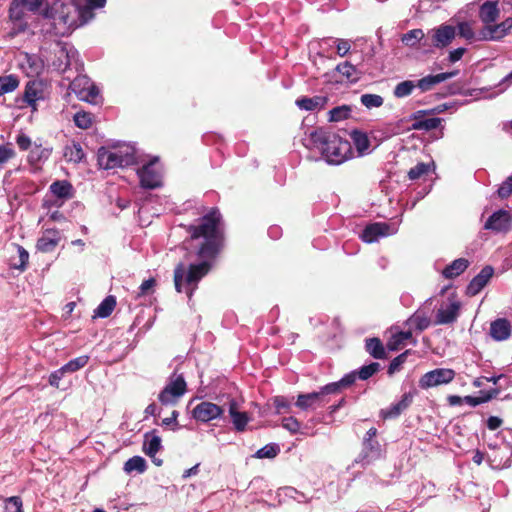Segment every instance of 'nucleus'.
I'll return each mask as SVG.
<instances>
[{
    "mask_svg": "<svg viewBox=\"0 0 512 512\" xmlns=\"http://www.w3.org/2000/svg\"><path fill=\"white\" fill-rule=\"evenodd\" d=\"M273 404H274V406L276 408V412L278 414L287 411L290 407V402L288 401L287 398H285L283 396L274 397Z\"/></svg>",
    "mask_w": 512,
    "mask_h": 512,
    "instance_id": "nucleus-57",
    "label": "nucleus"
},
{
    "mask_svg": "<svg viewBox=\"0 0 512 512\" xmlns=\"http://www.w3.org/2000/svg\"><path fill=\"white\" fill-rule=\"evenodd\" d=\"M5 512H22V501L19 497L13 496L5 502Z\"/></svg>",
    "mask_w": 512,
    "mask_h": 512,
    "instance_id": "nucleus-55",
    "label": "nucleus"
},
{
    "mask_svg": "<svg viewBox=\"0 0 512 512\" xmlns=\"http://www.w3.org/2000/svg\"><path fill=\"white\" fill-rule=\"evenodd\" d=\"M279 453V447L275 444H268L261 449H259L255 457L263 459V458H274Z\"/></svg>",
    "mask_w": 512,
    "mask_h": 512,
    "instance_id": "nucleus-52",
    "label": "nucleus"
},
{
    "mask_svg": "<svg viewBox=\"0 0 512 512\" xmlns=\"http://www.w3.org/2000/svg\"><path fill=\"white\" fill-rule=\"evenodd\" d=\"M360 100L361 103L368 109L378 108L383 104V98L377 94H363Z\"/></svg>",
    "mask_w": 512,
    "mask_h": 512,
    "instance_id": "nucleus-50",
    "label": "nucleus"
},
{
    "mask_svg": "<svg viewBox=\"0 0 512 512\" xmlns=\"http://www.w3.org/2000/svg\"><path fill=\"white\" fill-rule=\"evenodd\" d=\"M69 88L74 92L81 101L95 103L99 95L98 88L85 75L77 76L71 83Z\"/></svg>",
    "mask_w": 512,
    "mask_h": 512,
    "instance_id": "nucleus-7",
    "label": "nucleus"
},
{
    "mask_svg": "<svg viewBox=\"0 0 512 512\" xmlns=\"http://www.w3.org/2000/svg\"><path fill=\"white\" fill-rule=\"evenodd\" d=\"M510 226V215L505 210L494 212L484 224V228L495 232L507 231Z\"/></svg>",
    "mask_w": 512,
    "mask_h": 512,
    "instance_id": "nucleus-18",
    "label": "nucleus"
},
{
    "mask_svg": "<svg viewBox=\"0 0 512 512\" xmlns=\"http://www.w3.org/2000/svg\"><path fill=\"white\" fill-rule=\"evenodd\" d=\"M52 150L49 148H43L41 146H34L28 156V160L31 164H38L47 160L51 155Z\"/></svg>",
    "mask_w": 512,
    "mask_h": 512,
    "instance_id": "nucleus-38",
    "label": "nucleus"
},
{
    "mask_svg": "<svg viewBox=\"0 0 512 512\" xmlns=\"http://www.w3.org/2000/svg\"><path fill=\"white\" fill-rule=\"evenodd\" d=\"M351 138L359 155H363L368 152L370 147V141L365 133L361 131H353L351 133Z\"/></svg>",
    "mask_w": 512,
    "mask_h": 512,
    "instance_id": "nucleus-36",
    "label": "nucleus"
},
{
    "mask_svg": "<svg viewBox=\"0 0 512 512\" xmlns=\"http://www.w3.org/2000/svg\"><path fill=\"white\" fill-rule=\"evenodd\" d=\"M512 28V18L509 17L500 24L492 25V23L485 25L478 36V40L493 41L503 38L507 32Z\"/></svg>",
    "mask_w": 512,
    "mask_h": 512,
    "instance_id": "nucleus-13",
    "label": "nucleus"
},
{
    "mask_svg": "<svg viewBox=\"0 0 512 512\" xmlns=\"http://www.w3.org/2000/svg\"><path fill=\"white\" fill-rule=\"evenodd\" d=\"M335 385H325L319 391L299 394L295 405L301 410H314L324 406L328 400L327 396L335 393Z\"/></svg>",
    "mask_w": 512,
    "mask_h": 512,
    "instance_id": "nucleus-4",
    "label": "nucleus"
},
{
    "mask_svg": "<svg viewBox=\"0 0 512 512\" xmlns=\"http://www.w3.org/2000/svg\"><path fill=\"white\" fill-rule=\"evenodd\" d=\"M352 108L348 105L337 106L329 111V121L339 122L350 117Z\"/></svg>",
    "mask_w": 512,
    "mask_h": 512,
    "instance_id": "nucleus-39",
    "label": "nucleus"
},
{
    "mask_svg": "<svg viewBox=\"0 0 512 512\" xmlns=\"http://www.w3.org/2000/svg\"><path fill=\"white\" fill-rule=\"evenodd\" d=\"M391 336L387 342V348L391 351H398L408 344L416 345L417 340L412 336V331H400L397 328L391 329Z\"/></svg>",
    "mask_w": 512,
    "mask_h": 512,
    "instance_id": "nucleus-16",
    "label": "nucleus"
},
{
    "mask_svg": "<svg viewBox=\"0 0 512 512\" xmlns=\"http://www.w3.org/2000/svg\"><path fill=\"white\" fill-rule=\"evenodd\" d=\"M494 269L491 266H485L467 286L469 296L477 295L489 282L493 276Z\"/></svg>",
    "mask_w": 512,
    "mask_h": 512,
    "instance_id": "nucleus-17",
    "label": "nucleus"
},
{
    "mask_svg": "<svg viewBox=\"0 0 512 512\" xmlns=\"http://www.w3.org/2000/svg\"><path fill=\"white\" fill-rule=\"evenodd\" d=\"M235 430L242 432L246 429L250 421V417L246 412L238 411L230 415Z\"/></svg>",
    "mask_w": 512,
    "mask_h": 512,
    "instance_id": "nucleus-47",
    "label": "nucleus"
},
{
    "mask_svg": "<svg viewBox=\"0 0 512 512\" xmlns=\"http://www.w3.org/2000/svg\"><path fill=\"white\" fill-rule=\"evenodd\" d=\"M114 152L117 153V159L120 162V167H126L136 163V149L130 144H122L113 147Z\"/></svg>",
    "mask_w": 512,
    "mask_h": 512,
    "instance_id": "nucleus-25",
    "label": "nucleus"
},
{
    "mask_svg": "<svg viewBox=\"0 0 512 512\" xmlns=\"http://www.w3.org/2000/svg\"><path fill=\"white\" fill-rule=\"evenodd\" d=\"M458 74V71L439 73L437 75H428L418 80L416 87H418L422 92H426L431 90L435 85L450 79Z\"/></svg>",
    "mask_w": 512,
    "mask_h": 512,
    "instance_id": "nucleus-23",
    "label": "nucleus"
},
{
    "mask_svg": "<svg viewBox=\"0 0 512 512\" xmlns=\"http://www.w3.org/2000/svg\"><path fill=\"white\" fill-rule=\"evenodd\" d=\"M116 300L113 296L106 297L95 310V315L101 318L108 317L114 310Z\"/></svg>",
    "mask_w": 512,
    "mask_h": 512,
    "instance_id": "nucleus-42",
    "label": "nucleus"
},
{
    "mask_svg": "<svg viewBox=\"0 0 512 512\" xmlns=\"http://www.w3.org/2000/svg\"><path fill=\"white\" fill-rule=\"evenodd\" d=\"M85 154L79 143L72 142L64 148V157L67 161L79 163L83 160Z\"/></svg>",
    "mask_w": 512,
    "mask_h": 512,
    "instance_id": "nucleus-34",
    "label": "nucleus"
},
{
    "mask_svg": "<svg viewBox=\"0 0 512 512\" xmlns=\"http://www.w3.org/2000/svg\"><path fill=\"white\" fill-rule=\"evenodd\" d=\"M161 448V438L155 432L146 433L143 443V451L146 455L154 457Z\"/></svg>",
    "mask_w": 512,
    "mask_h": 512,
    "instance_id": "nucleus-31",
    "label": "nucleus"
},
{
    "mask_svg": "<svg viewBox=\"0 0 512 512\" xmlns=\"http://www.w3.org/2000/svg\"><path fill=\"white\" fill-rule=\"evenodd\" d=\"M283 427L291 433H296L300 429V423L294 417L284 418L282 421Z\"/></svg>",
    "mask_w": 512,
    "mask_h": 512,
    "instance_id": "nucleus-59",
    "label": "nucleus"
},
{
    "mask_svg": "<svg viewBox=\"0 0 512 512\" xmlns=\"http://www.w3.org/2000/svg\"><path fill=\"white\" fill-rule=\"evenodd\" d=\"M490 335L496 341L507 340L511 335V324L505 318H499L490 324Z\"/></svg>",
    "mask_w": 512,
    "mask_h": 512,
    "instance_id": "nucleus-24",
    "label": "nucleus"
},
{
    "mask_svg": "<svg viewBox=\"0 0 512 512\" xmlns=\"http://www.w3.org/2000/svg\"><path fill=\"white\" fill-rule=\"evenodd\" d=\"M380 368V364L377 362H372L369 365L363 366L358 371V377L361 380H367L372 375H374Z\"/></svg>",
    "mask_w": 512,
    "mask_h": 512,
    "instance_id": "nucleus-53",
    "label": "nucleus"
},
{
    "mask_svg": "<svg viewBox=\"0 0 512 512\" xmlns=\"http://www.w3.org/2000/svg\"><path fill=\"white\" fill-rule=\"evenodd\" d=\"M455 376L456 372L453 369L436 368L422 375L418 381V386L423 390H428L451 383Z\"/></svg>",
    "mask_w": 512,
    "mask_h": 512,
    "instance_id": "nucleus-6",
    "label": "nucleus"
},
{
    "mask_svg": "<svg viewBox=\"0 0 512 512\" xmlns=\"http://www.w3.org/2000/svg\"><path fill=\"white\" fill-rule=\"evenodd\" d=\"M409 353V350L405 351L404 353L398 355L396 358H394L388 368V373L390 375L394 374L396 371H398L401 367V365L406 361V356Z\"/></svg>",
    "mask_w": 512,
    "mask_h": 512,
    "instance_id": "nucleus-56",
    "label": "nucleus"
},
{
    "mask_svg": "<svg viewBox=\"0 0 512 512\" xmlns=\"http://www.w3.org/2000/svg\"><path fill=\"white\" fill-rule=\"evenodd\" d=\"M16 143L21 150H28L31 146V139L25 134H20L16 138Z\"/></svg>",
    "mask_w": 512,
    "mask_h": 512,
    "instance_id": "nucleus-63",
    "label": "nucleus"
},
{
    "mask_svg": "<svg viewBox=\"0 0 512 512\" xmlns=\"http://www.w3.org/2000/svg\"><path fill=\"white\" fill-rule=\"evenodd\" d=\"M88 361H89V356H87V355L79 356L75 359L70 360L68 363H66L64 366H62V371H65L66 373L76 372L79 369L86 366Z\"/></svg>",
    "mask_w": 512,
    "mask_h": 512,
    "instance_id": "nucleus-44",
    "label": "nucleus"
},
{
    "mask_svg": "<svg viewBox=\"0 0 512 512\" xmlns=\"http://www.w3.org/2000/svg\"><path fill=\"white\" fill-rule=\"evenodd\" d=\"M11 255L9 257V265L13 269L24 271L28 264L29 253L26 249L18 244H11L9 247Z\"/></svg>",
    "mask_w": 512,
    "mask_h": 512,
    "instance_id": "nucleus-19",
    "label": "nucleus"
},
{
    "mask_svg": "<svg viewBox=\"0 0 512 512\" xmlns=\"http://www.w3.org/2000/svg\"><path fill=\"white\" fill-rule=\"evenodd\" d=\"M456 29L451 25H440L437 28L428 31L427 36L431 44L437 48H443L449 45L455 38Z\"/></svg>",
    "mask_w": 512,
    "mask_h": 512,
    "instance_id": "nucleus-12",
    "label": "nucleus"
},
{
    "mask_svg": "<svg viewBox=\"0 0 512 512\" xmlns=\"http://www.w3.org/2000/svg\"><path fill=\"white\" fill-rule=\"evenodd\" d=\"M119 161L117 159V153L114 152L113 148L101 147L98 150V164L103 169H114L118 168Z\"/></svg>",
    "mask_w": 512,
    "mask_h": 512,
    "instance_id": "nucleus-27",
    "label": "nucleus"
},
{
    "mask_svg": "<svg viewBox=\"0 0 512 512\" xmlns=\"http://www.w3.org/2000/svg\"><path fill=\"white\" fill-rule=\"evenodd\" d=\"M186 392V382L182 375H172L160 392L158 399L162 405H174Z\"/></svg>",
    "mask_w": 512,
    "mask_h": 512,
    "instance_id": "nucleus-5",
    "label": "nucleus"
},
{
    "mask_svg": "<svg viewBox=\"0 0 512 512\" xmlns=\"http://www.w3.org/2000/svg\"><path fill=\"white\" fill-rule=\"evenodd\" d=\"M187 232L190 234L184 241L187 256H195L199 262L191 263L188 270L183 263L178 264L174 270V283L176 291L185 292L190 299L198 282L208 274L220 252L223 239L221 214L217 209H212L199 223L190 225Z\"/></svg>",
    "mask_w": 512,
    "mask_h": 512,
    "instance_id": "nucleus-1",
    "label": "nucleus"
},
{
    "mask_svg": "<svg viewBox=\"0 0 512 512\" xmlns=\"http://www.w3.org/2000/svg\"><path fill=\"white\" fill-rule=\"evenodd\" d=\"M416 88V84L414 81L406 80L398 83L394 88V96L397 98H404L409 96L412 91Z\"/></svg>",
    "mask_w": 512,
    "mask_h": 512,
    "instance_id": "nucleus-45",
    "label": "nucleus"
},
{
    "mask_svg": "<svg viewBox=\"0 0 512 512\" xmlns=\"http://www.w3.org/2000/svg\"><path fill=\"white\" fill-rule=\"evenodd\" d=\"M146 470V461L140 456H134L128 459L124 464V471L126 473L138 472L143 473Z\"/></svg>",
    "mask_w": 512,
    "mask_h": 512,
    "instance_id": "nucleus-41",
    "label": "nucleus"
},
{
    "mask_svg": "<svg viewBox=\"0 0 512 512\" xmlns=\"http://www.w3.org/2000/svg\"><path fill=\"white\" fill-rule=\"evenodd\" d=\"M155 279L149 278L140 285L137 297H141L149 294L155 286Z\"/></svg>",
    "mask_w": 512,
    "mask_h": 512,
    "instance_id": "nucleus-60",
    "label": "nucleus"
},
{
    "mask_svg": "<svg viewBox=\"0 0 512 512\" xmlns=\"http://www.w3.org/2000/svg\"><path fill=\"white\" fill-rule=\"evenodd\" d=\"M410 404V399L407 395L401 401L391 406L390 409L384 412L385 418H394L401 414Z\"/></svg>",
    "mask_w": 512,
    "mask_h": 512,
    "instance_id": "nucleus-46",
    "label": "nucleus"
},
{
    "mask_svg": "<svg viewBox=\"0 0 512 512\" xmlns=\"http://www.w3.org/2000/svg\"><path fill=\"white\" fill-rule=\"evenodd\" d=\"M46 98V85L42 80H31L27 82L23 94V100L31 107L32 111L37 110V102Z\"/></svg>",
    "mask_w": 512,
    "mask_h": 512,
    "instance_id": "nucleus-10",
    "label": "nucleus"
},
{
    "mask_svg": "<svg viewBox=\"0 0 512 512\" xmlns=\"http://www.w3.org/2000/svg\"><path fill=\"white\" fill-rule=\"evenodd\" d=\"M303 143L310 150H317L329 164L339 165L353 157L349 141L342 139L334 132L316 129L310 132Z\"/></svg>",
    "mask_w": 512,
    "mask_h": 512,
    "instance_id": "nucleus-2",
    "label": "nucleus"
},
{
    "mask_svg": "<svg viewBox=\"0 0 512 512\" xmlns=\"http://www.w3.org/2000/svg\"><path fill=\"white\" fill-rule=\"evenodd\" d=\"M21 67L27 76L33 77L42 73L44 69V63L39 56L25 53L21 61Z\"/></svg>",
    "mask_w": 512,
    "mask_h": 512,
    "instance_id": "nucleus-22",
    "label": "nucleus"
},
{
    "mask_svg": "<svg viewBox=\"0 0 512 512\" xmlns=\"http://www.w3.org/2000/svg\"><path fill=\"white\" fill-rule=\"evenodd\" d=\"M61 240V235L58 230L47 229L37 241V249L41 252H52Z\"/></svg>",
    "mask_w": 512,
    "mask_h": 512,
    "instance_id": "nucleus-20",
    "label": "nucleus"
},
{
    "mask_svg": "<svg viewBox=\"0 0 512 512\" xmlns=\"http://www.w3.org/2000/svg\"><path fill=\"white\" fill-rule=\"evenodd\" d=\"M327 103V98L323 96H314L311 98L303 97L296 100V105L299 109L305 111H315L324 108Z\"/></svg>",
    "mask_w": 512,
    "mask_h": 512,
    "instance_id": "nucleus-28",
    "label": "nucleus"
},
{
    "mask_svg": "<svg viewBox=\"0 0 512 512\" xmlns=\"http://www.w3.org/2000/svg\"><path fill=\"white\" fill-rule=\"evenodd\" d=\"M76 56L77 52L73 48H68L66 44L58 43L55 50L56 58L53 60L52 66L59 72H65Z\"/></svg>",
    "mask_w": 512,
    "mask_h": 512,
    "instance_id": "nucleus-15",
    "label": "nucleus"
},
{
    "mask_svg": "<svg viewBox=\"0 0 512 512\" xmlns=\"http://www.w3.org/2000/svg\"><path fill=\"white\" fill-rule=\"evenodd\" d=\"M65 373H66L65 371H62V367L60 369L54 371L53 373H51V375L49 376V384L51 386L58 387L59 382Z\"/></svg>",
    "mask_w": 512,
    "mask_h": 512,
    "instance_id": "nucleus-64",
    "label": "nucleus"
},
{
    "mask_svg": "<svg viewBox=\"0 0 512 512\" xmlns=\"http://www.w3.org/2000/svg\"><path fill=\"white\" fill-rule=\"evenodd\" d=\"M158 160V157H154L147 164H144L137 170L142 187L154 189L161 185V172L160 169L156 167Z\"/></svg>",
    "mask_w": 512,
    "mask_h": 512,
    "instance_id": "nucleus-8",
    "label": "nucleus"
},
{
    "mask_svg": "<svg viewBox=\"0 0 512 512\" xmlns=\"http://www.w3.org/2000/svg\"><path fill=\"white\" fill-rule=\"evenodd\" d=\"M460 304L458 302H452L445 307H441L437 312V324H449L454 322L459 313Z\"/></svg>",
    "mask_w": 512,
    "mask_h": 512,
    "instance_id": "nucleus-26",
    "label": "nucleus"
},
{
    "mask_svg": "<svg viewBox=\"0 0 512 512\" xmlns=\"http://www.w3.org/2000/svg\"><path fill=\"white\" fill-rule=\"evenodd\" d=\"M367 352L376 359L385 357V350L378 338H371L366 341Z\"/></svg>",
    "mask_w": 512,
    "mask_h": 512,
    "instance_id": "nucleus-40",
    "label": "nucleus"
},
{
    "mask_svg": "<svg viewBox=\"0 0 512 512\" xmlns=\"http://www.w3.org/2000/svg\"><path fill=\"white\" fill-rule=\"evenodd\" d=\"M223 413L224 409L221 406L209 401L197 404L192 410L193 418L203 423L218 419Z\"/></svg>",
    "mask_w": 512,
    "mask_h": 512,
    "instance_id": "nucleus-11",
    "label": "nucleus"
},
{
    "mask_svg": "<svg viewBox=\"0 0 512 512\" xmlns=\"http://www.w3.org/2000/svg\"><path fill=\"white\" fill-rule=\"evenodd\" d=\"M468 265V260L464 258L456 259L443 270L442 274L445 278H454L463 273L467 269Z\"/></svg>",
    "mask_w": 512,
    "mask_h": 512,
    "instance_id": "nucleus-33",
    "label": "nucleus"
},
{
    "mask_svg": "<svg viewBox=\"0 0 512 512\" xmlns=\"http://www.w3.org/2000/svg\"><path fill=\"white\" fill-rule=\"evenodd\" d=\"M357 376H358V374L356 372H352V373L347 374L346 376H344L340 381L330 383L329 385H335L336 386L335 393H334V394H336V393L340 392L341 388L348 387L351 384H353L354 381L356 380Z\"/></svg>",
    "mask_w": 512,
    "mask_h": 512,
    "instance_id": "nucleus-54",
    "label": "nucleus"
},
{
    "mask_svg": "<svg viewBox=\"0 0 512 512\" xmlns=\"http://www.w3.org/2000/svg\"><path fill=\"white\" fill-rule=\"evenodd\" d=\"M383 456L381 445L378 441H370L363 439L362 451L356 458L355 462L362 465H369Z\"/></svg>",
    "mask_w": 512,
    "mask_h": 512,
    "instance_id": "nucleus-14",
    "label": "nucleus"
},
{
    "mask_svg": "<svg viewBox=\"0 0 512 512\" xmlns=\"http://www.w3.org/2000/svg\"><path fill=\"white\" fill-rule=\"evenodd\" d=\"M336 70L349 81L354 82L358 79L357 69L350 62L338 64Z\"/></svg>",
    "mask_w": 512,
    "mask_h": 512,
    "instance_id": "nucleus-43",
    "label": "nucleus"
},
{
    "mask_svg": "<svg viewBox=\"0 0 512 512\" xmlns=\"http://www.w3.org/2000/svg\"><path fill=\"white\" fill-rule=\"evenodd\" d=\"M420 113L421 112H417L412 115V119L414 120V122L412 123V125L409 129L430 131V130H434L440 126V124H441L440 118L420 119Z\"/></svg>",
    "mask_w": 512,
    "mask_h": 512,
    "instance_id": "nucleus-29",
    "label": "nucleus"
},
{
    "mask_svg": "<svg viewBox=\"0 0 512 512\" xmlns=\"http://www.w3.org/2000/svg\"><path fill=\"white\" fill-rule=\"evenodd\" d=\"M25 9V6L22 4L20 0H13L9 9L10 18L13 21L20 22L19 29L21 30H24L26 28V24L22 23V20L25 17Z\"/></svg>",
    "mask_w": 512,
    "mask_h": 512,
    "instance_id": "nucleus-35",
    "label": "nucleus"
},
{
    "mask_svg": "<svg viewBox=\"0 0 512 512\" xmlns=\"http://www.w3.org/2000/svg\"><path fill=\"white\" fill-rule=\"evenodd\" d=\"M50 191L58 198L69 199L73 196L72 185L68 181H56L50 185Z\"/></svg>",
    "mask_w": 512,
    "mask_h": 512,
    "instance_id": "nucleus-32",
    "label": "nucleus"
},
{
    "mask_svg": "<svg viewBox=\"0 0 512 512\" xmlns=\"http://www.w3.org/2000/svg\"><path fill=\"white\" fill-rule=\"evenodd\" d=\"M45 18L51 19L56 35H67L78 26V18H85V11H80L73 3H54L43 11Z\"/></svg>",
    "mask_w": 512,
    "mask_h": 512,
    "instance_id": "nucleus-3",
    "label": "nucleus"
},
{
    "mask_svg": "<svg viewBox=\"0 0 512 512\" xmlns=\"http://www.w3.org/2000/svg\"><path fill=\"white\" fill-rule=\"evenodd\" d=\"M334 44L336 45V50L339 56H345L351 49V44L348 40L345 39H335Z\"/></svg>",
    "mask_w": 512,
    "mask_h": 512,
    "instance_id": "nucleus-58",
    "label": "nucleus"
},
{
    "mask_svg": "<svg viewBox=\"0 0 512 512\" xmlns=\"http://www.w3.org/2000/svg\"><path fill=\"white\" fill-rule=\"evenodd\" d=\"M424 37V32L421 29H413L402 36V42L410 47H414Z\"/></svg>",
    "mask_w": 512,
    "mask_h": 512,
    "instance_id": "nucleus-48",
    "label": "nucleus"
},
{
    "mask_svg": "<svg viewBox=\"0 0 512 512\" xmlns=\"http://www.w3.org/2000/svg\"><path fill=\"white\" fill-rule=\"evenodd\" d=\"M397 230L398 228L394 224L376 222L366 226L360 237L366 243H373L378 241L381 237L395 234Z\"/></svg>",
    "mask_w": 512,
    "mask_h": 512,
    "instance_id": "nucleus-9",
    "label": "nucleus"
},
{
    "mask_svg": "<svg viewBox=\"0 0 512 512\" xmlns=\"http://www.w3.org/2000/svg\"><path fill=\"white\" fill-rule=\"evenodd\" d=\"M19 79L15 75H5L0 77V96L11 93L19 86Z\"/></svg>",
    "mask_w": 512,
    "mask_h": 512,
    "instance_id": "nucleus-37",
    "label": "nucleus"
},
{
    "mask_svg": "<svg viewBox=\"0 0 512 512\" xmlns=\"http://www.w3.org/2000/svg\"><path fill=\"white\" fill-rule=\"evenodd\" d=\"M431 168V164L427 163H418L416 166L411 168L408 171V177L410 180H417L421 178L423 175H426Z\"/></svg>",
    "mask_w": 512,
    "mask_h": 512,
    "instance_id": "nucleus-51",
    "label": "nucleus"
},
{
    "mask_svg": "<svg viewBox=\"0 0 512 512\" xmlns=\"http://www.w3.org/2000/svg\"><path fill=\"white\" fill-rule=\"evenodd\" d=\"M15 156V152L12 148L7 146H0V168L4 163H6L9 159Z\"/></svg>",
    "mask_w": 512,
    "mask_h": 512,
    "instance_id": "nucleus-61",
    "label": "nucleus"
},
{
    "mask_svg": "<svg viewBox=\"0 0 512 512\" xmlns=\"http://www.w3.org/2000/svg\"><path fill=\"white\" fill-rule=\"evenodd\" d=\"M75 125L80 129H88L92 126V115L85 111L77 112L74 117Z\"/></svg>",
    "mask_w": 512,
    "mask_h": 512,
    "instance_id": "nucleus-49",
    "label": "nucleus"
},
{
    "mask_svg": "<svg viewBox=\"0 0 512 512\" xmlns=\"http://www.w3.org/2000/svg\"><path fill=\"white\" fill-rule=\"evenodd\" d=\"M499 15L497 3L487 1L480 7L479 16L486 25L496 21Z\"/></svg>",
    "mask_w": 512,
    "mask_h": 512,
    "instance_id": "nucleus-30",
    "label": "nucleus"
},
{
    "mask_svg": "<svg viewBox=\"0 0 512 512\" xmlns=\"http://www.w3.org/2000/svg\"><path fill=\"white\" fill-rule=\"evenodd\" d=\"M459 34L465 39H472L474 36L473 30L468 23H460L458 25Z\"/></svg>",
    "mask_w": 512,
    "mask_h": 512,
    "instance_id": "nucleus-62",
    "label": "nucleus"
},
{
    "mask_svg": "<svg viewBox=\"0 0 512 512\" xmlns=\"http://www.w3.org/2000/svg\"><path fill=\"white\" fill-rule=\"evenodd\" d=\"M408 329L422 332L431 325V313L429 310L419 309L406 321Z\"/></svg>",
    "mask_w": 512,
    "mask_h": 512,
    "instance_id": "nucleus-21",
    "label": "nucleus"
}]
</instances>
